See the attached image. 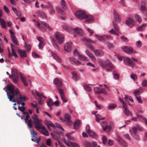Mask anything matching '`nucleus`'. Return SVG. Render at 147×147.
<instances>
[{
  "mask_svg": "<svg viewBox=\"0 0 147 147\" xmlns=\"http://www.w3.org/2000/svg\"><path fill=\"white\" fill-rule=\"evenodd\" d=\"M7 88L9 91V92H7V94L9 101L13 102H17L18 104H21L22 107H24L25 103L24 101L26 100V97L21 94L20 90L15 88L12 84L7 86Z\"/></svg>",
  "mask_w": 147,
  "mask_h": 147,
  "instance_id": "f257e3e1",
  "label": "nucleus"
},
{
  "mask_svg": "<svg viewBox=\"0 0 147 147\" xmlns=\"http://www.w3.org/2000/svg\"><path fill=\"white\" fill-rule=\"evenodd\" d=\"M143 92V88L142 87H140L136 90L134 92V94L137 100L140 103H142V101L141 100V96L140 95V93L142 92Z\"/></svg>",
  "mask_w": 147,
  "mask_h": 147,
  "instance_id": "f03ea898",
  "label": "nucleus"
},
{
  "mask_svg": "<svg viewBox=\"0 0 147 147\" xmlns=\"http://www.w3.org/2000/svg\"><path fill=\"white\" fill-rule=\"evenodd\" d=\"M123 61L125 65L131 67L132 69H133L135 66V63L128 57H124Z\"/></svg>",
  "mask_w": 147,
  "mask_h": 147,
  "instance_id": "7ed1b4c3",
  "label": "nucleus"
},
{
  "mask_svg": "<svg viewBox=\"0 0 147 147\" xmlns=\"http://www.w3.org/2000/svg\"><path fill=\"white\" fill-rule=\"evenodd\" d=\"M32 119H33L34 122V123L35 124V127L37 129L42 126L40 123V120L38 118L37 115L34 114L32 117Z\"/></svg>",
  "mask_w": 147,
  "mask_h": 147,
  "instance_id": "20e7f679",
  "label": "nucleus"
},
{
  "mask_svg": "<svg viewBox=\"0 0 147 147\" xmlns=\"http://www.w3.org/2000/svg\"><path fill=\"white\" fill-rule=\"evenodd\" d=\"M75 15L78 19L81 20L87 18V15L85 13L82 11H78L76 12Z\"/></svg>",
  "mask_w": 147,
  "mask_h": 147,
  "instance_id": "39448f33",
  "label": "nucleus"
},
{
  "mask_svg": "<svg viewBox=\"0 0 147 147\" xmlns=\"http://www.w3.org/2000/svg\"><path fill=\"white\" fill-rule=\"evenodd\" d=\"M121 49L124 52L130 55L133 51V49L129 46H123L121 47Z\"/></svg>",
  "mask_w": 147,
  "mask_h": 147,
  "instance_id": "423d86ee",
  "label": "nucleus"
},
{
  "mask_svg": "<svg viewBox=\"0 0 147 147\" xmlns=\"http://www.w3.org/2000/svg\"><path fill=\"white\" fill-rule=\"evenodd\" d=\"M55 37L59 43L61 44L63 43L64 40V36L63 35H61L59 32H56L55 33Z\"/></svg>",
  "mask_w": 147,
  "mask_h": 147,
  "instance_id": "0eeeda50",
  "label": "nucleus"
},
{
  "mask_svg": "<svg viewBox=\"0 0 147 147\" xmlns=\"http://www.w3.org/2000/svg\"><path fill=\"white\" fill-rule=\"evenodd\" d=\"M84 145L86 147H100L99 145L98 146L96 142H93L92 143L87 141L84 142Z\"/></svg>",
  "mask_w": 147,
  "mask_h": 147,
  "instance_id": "6e6552de",
  "label": "nucleus"
},
{
  "mask_svg": "<svg viewBox=\"0 0 147 147\" xmlns=\"http://www.w3.org/2000/svg\"><path fill=\"white\" fill-rule=\"evenodd\" d=\"M11 73L13 74L12 76L13 81L15 83H18V76H17V73L16 71V69H13L11 70Z\"/></svg>",
  "mask_w": 147,
  "mask_h": 147,
  "instance_id": "1a4fd4ad",
  "label": "nucleus"
},
{
  "mask_svg": "<svg viewBox=\"0 0 147 147\" xmlns=\"http://www.w3.org/2000/svg\"><path fill=\"white\" fill-rule=\"evenodd\" d=\"M41 133L45 136H48L49 135L48 131L46 130L45 127L41 126L39 128L37 129Z\"/></svg>",
  "mask_w": 147,
  "mask_h": 147,
  "instance_id": "9d476101",
  "label": "nucleus"
},
{
  "mask_svg": "<svg viewBox=\"0 0 147 147\" xmlns=\"http://www.w3.org/2000/svg\"><path fill=\"white\" fill-rule=\"evenodd\" d=\"M117 140L119 144L123 147H126L127 146V143L121 138L118 136L117 138Z\"/></svg>",
  "mask_w": 147,
  "mask_h": 147,
  "instance_id": "9b49d317",
  "label": "nucleus"
},
{
  "mask_svg": "<svg viewBox=\"0 0 147 147\" xmlns=\"http://www.w3.org/2000/svg\"><path fill=\"white\" fill-rule=\"evenodd\" d=\"M95 36L98 40L101 41H105L107 38H109L111 37L110 36H108L107 35L100 36L96 34L95 35Z\"/></svg>",
  "mask_w": 147,
  "mask_h": 147,
  "instance_id": "f8f14e48",
  "label": "nucleus"
},
{
  "mask_svg": "<svg viewBox=\"0 0 147 147\" xmlns=\"http://www.w3.org/2000/svg\"><path fill=\"white\" fill-rule=\"evenodd\" d=\"M64 118L65 121L66 122L67 124L71 125L72 124V122L71 120V116L68 113H65L64 115Z\"/></svg>",
  "mask_w": 147,
  "mask_h": 147,
  "instance_id": "ddd939ff",
  "label": "nucleus"
},
{
  "mask_svg": "<svg viewBox=\"0 0 147 147\" xmlns=\"http://www.w3.org/2000/svg\"><path fill=\"white\" fill-rule=\"evenodd\" d=\"M71 42H69L66 43L64 46V50L68 52H69L71 50Z\"/></svg>",
  "mask_w": 147,
  "mask_h": 147,
  "instance_id": "4468645a",
  "label": "nucleus"
},
{
  "mask_svg": "<svg viewBox=\"0 0 147 147\" xmlns=\"http://www.w3.org/2000/svg\"><path fill=\"white\" fill-rule=\"evenodd\" d=\"M126 22L127 25L129 27H132L134 25L133 20L130 17L127 18Z\"/></svg>",
  "mask_w": 147,
  "mask_h": 147,
  "instance_id": "2eb2a0df",
  "label": "nucleus"
},
{
  "mask_svg": "<svg viewBox=\"0 0 147 147\" xmlns=\"http://www.w3.org/2000/svg\"><path fill=\"white\" fill-rule=\"evenodd\" d=\"M37 39L40 42L38 45L39 48L40 49H42L44 45V39L41 37H37Z\"/></svg>",
  "mask_w": 147,
  "mask_h": 147,
  "instance_id": "dca6fc26",
  "label": "nucleus"
},
{
  "mask_svg": "<svg viewBox=\"0 0 147 147\" xmlns=\"http://www.w3.org/2000/svg\"><path fill=\"white\" fill-rule=\"evenodd\" d=\"M58 90H59V92L60 94L61 98L64 102H67V100L65 99L64 94L63 90L60 88H59Z\"/></svg>",
  "mask_w": 147,
  "mask_h": 147,
  "instance_id": "f3484780",
  "label": "nucleus"
},
{
  "mask_svg": "<svg viewBox=\"0 0 147 147\" xmlns=\"http://www.w3.org/2000/svg\"><path fill=\"white\" fill-rule=\"evenodd\" d=\"M113 15L115 22H120L121 18L119 15L117 13L116 10L114 9L113 11Z\"/></svg>",
  "mask_w": 147,
  "mask_h": 147,
  "instance_id": "a211bd4d",
  "label": "nucleus"
},
{
  "mask_svg": "<svg viewBox=\"0 0 147 147\" xmlns=\"http://www.w3.org/2000/svg\"><path fill=\"white\" fill-rule=\"evenodd\" d=\"M18 52L19 53L21 58H23L27 57V53L25 50L18 49Z\"/></svg>",
  "mask_w": 147,
  "mask_h": 147,
  "instance_id": "6ab92c4d",
  "label": "nucleus"
},
{
  "mask_svg": "<svg viewBox=\"0 0 147 147\" xmlns=\"http://www.w3.org/2000/svg\"><path fill=\"white\" fill-rule=\"evenodd\" d=\"M70 62L72 64L79 65L81 63V62L76 60L74 57H71L69 58Z\"/></svg>",
  "mask_w": 147,
  "mask_h": 147,
  "instance_id": "aec40b11",
  "label": "nucleus"
},
{
  "mask_svg": "<svg viewBox=\"0 0 147 147\" xmlns=\"http://www.w3.org/2000/svg\"><path fill=\"white\" fill-rule=\"evenodd\" d=\"M54 84L57 87H60L62 85L61 81L59 80L57 78H56L54 80Z\"/></svg>",
  "mask_w": 147,
  "mask_h": 147,
  "instance_id": "412c9836",
  "label": "nucleus"
},
{
  "mask_svg": "<svg viewBox=\"0 0 147 147\" xmlns=\"http://www.w3.org/2000/svg\"><path fill=\"white\" fill-rule=\"evenodd\" d=\"M94 54L96 56H102L104 55L103 51L101 50H94Z\"/></svg>",
  "mask_w": 147,
  "mask_h": 147,
  "instance_id": "4be33fe9",
  "label": "nucleus"
},
{
  "mask_svg": "<svg viewBox=\"0 0 147 147\" xmlns=\"http://www.w3.org/2000/svg\"><path fill=\"white\" fill-rule=\"evenodd\" d=\"M75 32L79 35L82 36L84 34L83 30L80 28H76L74 29Z\"/></svg>",
  "mask_w": 147,
  "mask_h": 147,
  "instance_id": "5701e85b",
  "label": "nucleus"
},
{
  "mask_svg": "<svg viewBox=\"0 0 147 147\" xmlns=\"http://www.w3.org/2000/svg\"><path fill=\"white\" fill-rule=\"evenodd\" d=\"M141 10L144 13V14L146 16L145 20L147 21V9L144 5H142L141 6Z\"/></svg>",
  "mask_w": 147,
  "mask_h": 147,
  "instance_id": "b1692460",
  "label": "nucleus"
},
{
  "mask_svg": "<svg viewBox=\"0 0 147 147\" xmlns=\"http://www.w3.org/2000/svg\"><path fill=\"white\" fill-rule=\"evenodd\" d=\"M136 115L137 117L142 122H144L147 126V119L142 115H140L138 113H136Z\"/></svg>",
  "mask_w": 147,
  "mask_h": 147,
  "instance_id": "393cba45",
  "label": "nucleus"
},
{
  "mask_svg": "<svg viewBox=\"0 0 147 147\" xmlns=\"http://www.w3.org/2000/svg\"><path fill=\"white\" fill-rule=\"evenodd\" d=\"M86 53L88 55L89 57L91 59V60L92 61H95L96 58L95 57L93 56L90 52L89 51L86 50L85 51Z\"/></svg>",
  "mask_w": 147,
  "mask_h": 147,
  "instance_id": "a878e982",
  "label": "nucleus"
},
{
  "mask_svg": "<svg viewBox=\"0 0 147 147\" xmlns=\"http://www.w3.org/2000/svg\"><path fill=\"white\" fill-rule=\"evenodd\" d=\"M20 79L24 85L26 86L28 85V83L26 81V77L23 74H20Z\"/></svg>",
  "mask_w": 147,
  "mask_h": 147,
  "instance_id": "bb28decb",
  "label": "nucleus"
},
{
  "mask_svg": "<svg viewBox=\"0 0 147 147\" xmlns=\"http://www.w3.org/2000/svg\"><path fill=\"white\" fill-rule=\"evenodd\" d=\"M88 135L94 139H97L98 138V136L92 130L88 132Z\"/></svg>",
  "mask_w": 147,
  "mask_h": 147,
  "instance_id": "cd10ccee",
  "label": "nucleus"
},
{
  "mask_svg": "<svg viewBox=\"0 0 147 147\" xmlns=\"http://www.w3.org/2000/svg\"><path fill=\"white\" fill-rule=\"evenodd\" d=\"M51 53L53 57L59 63L61 62V59L57 56L55 53L51 52Z\"/></svg>",
  "mask_w": 147,
  "mask_h": 147,
  "instance_id": "c85d7f7f",
  "label": "nucleus"
},
{
  "mask_svg": "<svg viewBox=\"0 0 147 147\" xmlns=\"http://www.w3.org/2000/svg\"><path fill=\"white\" fill-rule=\"evenodd\" d=\"M45 123L47 125L49 129H50V127H55V125L52 123L50 121H48L47 120L45 121Z\"/></svg>",
  "mask_w": 147,
  "mask_h": 147,
  "instance_id": "c756f323",
  "label": "nucleus"
},
{
  "mask_svg": "<svg viewBox=\"0 0 147 147\" xmlns=\"http://www.w3.org/2000/svg\"><path fill=\"white\" fill-rule=\"evenodd\" d=\"M104 65H105V67L106 66L111 68H113V65L109 60H107L105 61Z\"/></svg>",
  "mask_w": 147,
  "mask_h": 147,
  "instance_id": "7c9ffc66",
  "label": "nucleus"
},
{
  "mask_svg": "<svg viewBox=\"0 0 147 147\" xmlns=\"http://www.w3.org/2000/svg\"><path fill=\"white\" fill-rule=\"evenodd\" d=\"M80 125V122L79 120H77L75 121L74 123V126L75 129H78Z\"/></svg>",
  "mask_w": 147,
  "mask_h": 147,
  "instance_id": "2f4dec72",
  "label": "nucleus"
},
{
  "mask_svg": "<svg viewBox=\"0 0 147 147\" xmlns=\"http://www.w3.org/2000/svg\"><path fill=\"white\" fill-rule=\"evenodd\" d=\"M47 4L50 6V13L51 14H52L55 13V10L52 4L49 2L47 3Z\"/></svg>",
  "mask_w": 147,
  "mask_h": 147,
  "instance_id": "473e14b6",
  "label": "nucleus"
},
{
  "mask_svg": "<svg viewBox=\"0 0 147 147\" xmlns=\"http://www.w3.org/2000/svg\"><path fill=\"white\" fill-rule=\"evenodd\" d=\"M72 75V78L75 80H77L79 79V77L76 72L74 71H72L71 73Z\"/></svg>",
  "mask_w": 147,
  "mask_h": 147,
  "instance_id": "72a5a7b5",
  "label": "nucleus"
},
{
  "mask_svg": "<svg viewBox=\"0 0 147 147\" xmlns=\"http://www.w3.org/2000/svg\"><path fill=\"white\" fill-rule=\"evenodd\" d=\"M12 10L15 13L17 16L19 17L21 16L22 13L20 11L17 10L16 8L13 7H12Z\"/></svg>",
  "mask_w": 147,
  "mask_h": 147,
  "instance_id": "f704fd0d",
  "label": "nucleus"
},
{
  "mask_svg": "<svg viewBox=\"0 0 147 147\" xmlns=\"http://www.w3.org/2000/svg\"><path fill=\"white\" fill-rule=\"evenodd\" d=\"M47 103L48 106L50 109H52L51 106L54 105V103L52 102V100L51 98H49L47 102Z\"/></svg>",
  "mask_w": 147,
  "mask_h": 147,
  "instance_id": "c9c22d12",
  "label": "nucleus"
},
{
  "mask_svg": "<svg viewBox=\"0 0 147 147\" xmlns=\"http://www.w3.org/2000/svg\"><path fill=\"white\" fill-rule=\"evenodd\" d=\"M137 128L135 127H133L132 129L130 130V133L131 136L136 134L137 132Z\"/></svg>",
  "mask_w": 147,
  "mask_h": 147,
  "instance_id": "e433bc0d",
  "label": "nucleus"
},
{
  "mask_svg": "<svg viewBox=\"0 0 147 147\" xmlns=\"http://www.w3.org/2000/svg\"><path fill=\"white\" fill-rule=\"evenodd\" d=\"M61 4L62 7L65 10H66L67 9V5L64 0H61Z\"/></svg>",
  "mask_w": 147,
  "mask_h": 147,
  "instance_id": "4c0bfd02",
  "label": "nucleus"
},
{
  "mask_svg": "<svg viewBox=\"0 0 147 147\" xmlns=\"http://www.w3.org/2000/svg\"><path fill=\"white\" fill-rule=\"evenodd\" d=\"M11 37L12 41L16 45H18V42L16 37L15 36H13Z\"/></svg>",
  "mask_w": 147,
  "mask_h": 147,
  "instance_id": "58836bf2",
  "label": "nucleus"
},
{
  "mask_svg": "<svg viewBox=\"0 0 147 147\" xmlns=\"http://www.w3.org/2000/svg\"><path fill=\"white\" fill-rule=\"evenodd\" d=\"M52 42L54 48L56 49L59 50V46L57 43L55 41V40L54 39H52Z\"/></svg>",
  "mask_w": 147,
  "mask_h": 147,
  "instance_id": "ea45409f",
  "label": "nucleus"
},
{
  "mask_svg": "<svg viewBox=\"0 0 147 147\" xmlns=\"http://www.w3.org/2000/svg\"><path fill=\"white\" fill-rule=\"evenodd\" d=\"M95 116L96 117V120L97 122H99L100 120H103L105 119L104 117H102L99 114L95 115Z\"/></svg>",
  "mask_w": 147,
  "mask_h": 147,
  "instance_id": "a19ab883",
  "label": "nucleus"
},
{
  "mask_svg": "<svg viewBox=\"0 0 147 147\" xmlns=\"http://www.w3.org/2000/svg\"><path fill=\"white\" fill-rule=\"evenodd\" d=\"M114 78L116 80H118L119 78V74L115 71H114L113 73Z\"/></svg>",
  "mask_w": 147,
  "mask_h": 147,
  "instance_id": "79ce46f5",
  "label": "nucleus"
},
{
  "mask_svg": "<svg viewBox=\"0 0 147 147\" xmlns=\"http://www.w3.org/2000/svg\"><path fill=\"white\" fill-rule=\"evenodd\" d=\"M78 59L82 61H85L86 59L87 58L84 55H79L78 56Z\"/></svg>",
  "mask_w": 147,
  "mask_h": 147,
  "instance_id": "37998d69",
  "label": "nucleus"
},
{
  "mask_svg": "<svg viewBox=\"0 0 147 147\" xmlns=\"http://www.w3.org/2000/svg\"><path fill=\"white\" fill-rule=\"evenodd\" d=\"M93 90L95 94H100L101 93V89H100L99 87H95L94 88Z\"/></svg>",
  "mask_w": 147,
  "mask_h": 147,
  "instance_id": "c03bdc74",
  "label": "nucleus"
},
{
  "mask_svg": "<svg viewBox=\"0 0 147 147\" xmlns=\"http://www.w3.org/2000/svg\"><path fill=\"white\" fill-rule=\"evenodd\" d=\"M0 22L1 23V27L3 29L5 28L6 26L5 24V21L1 19L0 20Z\"/></svg>",
  "mask_w": 147,
  "mask_h": 147,
  "instance_id": "a18cd8bd",
  "label": "nucleus"
},
{
  "mask_svg": "<svg viewBox=\"0 0 147 147\" xmlns=\"http://www.w3.org/2000/svg\"><path fill=\"white\" fill-rule=\"evenodd\" d=\"M56 9L59 13H61L63 15H64L65 13V12L61 8L58 7H56Z\"/></svg>",
  "mask_w": 147,
  "mask_h": 147,
  "instance_id": "49530a36",
  "label": "nucleus"
},
{
  "mask_svg": "<svg viewBox=\"0 0 147 147\" xmlns=\"http://www.w3.org/2000/svg\"><path fill=\"white\" fill-rule=\"evenodd\" d=\"M113 25L114 28L115 30L114 31H117L119 32V29L118 28V26L116 22L113 21Z\"/></svg>",
  "mask_w": 147,
  "mask_h": 147,
  "instance_id": "de8ad7c7",
  "label": "nucleus"
},
{
  "mask_svg": "<svg viewBox=\"0 0 147 147\" xmlns=\"http://www.w3.org/2000/svg\"><path fill=\"white\" fill-rule=\"evenodd\" d=\"M32 121L31 119L26 121L25 122L28 125V126L30 128H32L33 126V124L32 123Z\"/></svg>",
  "mask_w": 147,
  "mask_h": 147,
  "instance_id": "09e8293b",
  "label": "nucleus"
},
{
  "mask_svg": "<svg viewBox=\"0 0 147 147\" xmlns=\"http://www.w3.org/2000/svg\"><path fill=\"white\" fill-rule=\"evenodd\" d=\"M125 99L127 102H129L128 100H129L132 102H133L134 100L132 99V97L131 96H127V95L125 96Z\"/></svg>",
  "mask_w": 147,
  "mask_h": 147,
  "instance_id": "8fccbe9b",
  "label": "nucleus"
},
{
  "mask_svg": "<svg viewBox=\"0 0 147 147\" xmlns=\"http://www.w3.org/2000/svg\"><path fill=\"white\" fill-rule=\"evenodd\" d=\"M38 15L42 18H44L45 17V15L43 12L40 11H38L37 12Z\"/></svg>",
  "mask_w": 147,
  "mask_h": 147,
  "instance_id": "3c124183",
  "label": "nucleus"
},
{
  "mask_svg": "<svg viewBox=\"0 0 147 147\" xmlns=\"http://www.w3.org/2000/svg\"><path fill=\"white\" fill-rule=\"evenodd\" d=\"M135 18L136 20L138 22L140 23L142 21V19L140 16L138 14H136L135 15Z\"/></svg>",
  "mask_w": 147,
  "mask_h": 147,
  "instance_id": "603ef678",
  "label": "nucleus"
},
{
  "mask_svg": "<svg viewBox=\"0 0 147 147\" xmlns=\"http://www.w3.org/2000/svg\"><path fill=\"white\" fill-rule=\"evenodd\" d=\"M146 26V24H143L142 25H141L140 27H139L137 28V30H138L140 31H142L144 30Z\"/></svg>",
  "mask_w": 147,
  "mask_h": 147,
  "instance_id": "864d4df0",
  "label": "nucleus"
},
{
  "mask_svg": "<svg viewBox=\"0 0 147 147\" xmlns=\"http://www.w3.org/2000/svg\"><path fill=\"white\" fill-rule=\"evenodd\" d=\"M117 105L115 104H110L108 107V108L109 109H113L116 107Z\"/></svg>",
  "mask_w": 147,
  "mask_h": 147,
  "instance_id": "5fc2aeb1",
  "label": "nucleus"
},
{
  "mask_svg": "<svg viewBox=\"0 0 147 147\" xmlns=\"http://www.w3.org/2000/svg\"><path fill=\"white\" fill-rule=\"evenodd\" d=\"M81 39L83 41H87L88 42L95 43V42L91 40L90 39H87L86 37L81 38Z\"/></svg>",
  "mask_w": 147,
  "mask_h": 147,
  "instance_id": "6e6d98bb",
  "label": "nucleus"
},
{
  "mask_svg": "<svg viewBox=\"0 0 147 147\" xmlns=\"http://www.w3.org/2000/svg\"><path fill=\"white\" fill-rule=\"evenodd\" d=\"M84 89L86 91L90 92L92 90V89L88 85H84Z\"/></svg>",
  "mask_w": 147,
  "mask_h": 147,
  "instance_id": "4d7b16f0",
  "label": "nucleus"
},
{
  "mask_svg": "<svg viewBox=\"0 0 147 147\" xmlns=\"http://www.w3.org/2000/svg\"><path fill=\"white\" fill-rule=\"evenodd\" d=\"M87 19L86 20V22H89L93 20V17L91 15L88 16L87 15Z\"/></svg>",
  "mask_w": 147,
  "mask_h": 147,
  "instance_id": "13d9d810",
  "label": "nucleus"
},
{
  "mask_svg": "<svg viewBox=\"0 0 147 147\" xmlns=\"http://www.w3.org/2000/svg\"><path fill=\"white\" fill-rule=\"evenodd\" d=\"M24 47L26 50L27 51H28L30 50L31 46L30 45H27L26 42H25Z\"/></svg>",
  "mask_w": 147,
  "mask_h": 147,
  "instance_id": "bf43d9fd",
  "label": "nucleus"
},
{
  "mask_svg": "<svg viewBox=\"0 0 147 147\" xmlns=\"http://www.w3.org/2000/svg\"><path fill=\"white\" fill-rule=\"evenodd\" d=\"M130 77L133 79L134 81H135L137 79V75L135 74L131 73L130 76Z\"/></svg>",
  "mask_w": 147,
  "mask_h": 147,
  "instance_id": "052dcab7",
  "label": "nucleus"
},
{
  "mask_svg": "<svg viewBox=\"0 0 147 147\" xmlns=\"http://www.w3.org/2000/svg\"><path fill=\"white\" fill-rule=\"evenodd\" d=\"M41 24H43L49 30H52V29L47 24L45 23L44 22H41Z\"/></svg>",
  "mask_w": 147,
  "mask_h": 147,
  "instance_id": "680f3d73",
  "label": "nucleus"
},
{
  "mask_svg": "<svg viewBox=\"0 0 147 147\" xmlns=\"http://www.w3.org/2000/svg\"><path fill=\"white\" fill-rule=\"evenodd\" d=\"M124 114L127 116H129L131 114V113L128 109H124Z\"/></svg>",
  "mask_w": 147,
  "mask_h": 147,
  "instance_id": "e2e57ef3",
  "label": "nucleus"
},
{
  "mask_svg": "<svg viewBox=\"0 0 147 147\" xmlns=\"http://www.w3.org/2000/svg\"><path fill=\"white\" fill-rule=\"evenodd\" d=\"M102 139L103 144H106L107 143V138L105 136H104L102 138Z\"/></svg>",
  "mask_w": 147,
  "mask_h": 147,
  "instance_id": "0e129e2a",
  "label": "nucleus"
},
{
  "mask_svg": "<svg viewBox=\"0 0 147 147\" xmlns=\"http://www.w3.org/2000/svg\"><path fill=\"white\" fill-rule=\"evenodd\" d=\"M10 45H11V50H12V49L13 48V50H15L18 51V50L19 49L18 48V47L17 46L15 45H13V44H12V43H11Z\"/></svg>",
  "mask_w": 147,
  "mask_h": 147,
  "instance_id": "69168bd1",
  "label": "nucleus"
},
{
  "mask_svg": "<svg viewBox=\"0 0 147 147\" xmlns=\"http://www.w3.org/2000/svg\"><path fill=\"white\" fill-rule=\"evenodd\" d=\"M131 136L134 139L137 140H140L139 136L137 134H135L133 135H132Z\"/></svg>",
  "mask_w": 147,
  "mask_h": 147,
  "instance_id": "338daca9",
  "label": "nucleus"
},
{
  "mask_svg": "<svg viewBox=\"0 0 147 147\" xmlns=\"http://www.w3.org/2000/svg\"><path fill=\"white\" fill-rule=\"evenodd\" d=\"M141 85L143 87L147 86V80H143L141 84Z\"/></svg>",
  "mask_w": 147,
  "mask_h": 147,
  "instance_id": "774afa93",
  "label": "nucleus"
}]
</instances>
